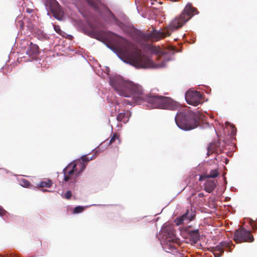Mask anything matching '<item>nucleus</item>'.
I'll return each instance as SVG.
<instances>
[{
	"label": "nucleus",
	"instance_id": "nucleus-16",
	"mask_svg": "<svg viewBox=\"0 0 257 257\" xmlns=\"http://www.w3.org/2000/svg\"><path fill=\"white\" fill-rule=\"evenodd\" d=\"M215 187L216 183L213 180H207L204 184V189L208 193H211Z\"/></svg>",
	"mask_w": 257,
	"mask_h": 257
},
{
	"label": "nucleus",
	"instance_id": "nucleus-11",
	"mask_svg": "<svg viewBox=\"0 0 257 257\" xmlns=\"http://www.w3.org/2000/svg\"><path fill=\"white\" fill-rule=\"evenodd\" d=\"M50 4L51 10L54 17L59 19L62 15V9L56 0H49Z\"/></svg>",
	"mask_w": 257,
	"mask_h": 257
},
{
	"label": "nucleus",
	"instance_id": "nucleus-30",
	"mask_svg": "<svg viewBox=\"0 0 257 257\" xmlns=\"http://www.w3.org/2000/svg\"><path fill=\"white\" fill-rule=\"evenodd\" d=\"M251 226L253 229L256 230L257 229V222H255V223H251Z\"/></svg>",
	"mask_w": 257,
	"mask_h": 257
},
{
	"label": "nucleus",
	"instance_id": "nucleus-31",
	"mask_svg": "<svg viewBox=\"0 0 257 257\" xmlns=\"http://www.w3.org/2000/svg\"><path fill=\"white\" fill-rule=\"evenodd\" d=\"M33 10L31 9H29V8H27L26 9V12L28 13H29V14H31L33 12Z\"/></svg>",
	"mask_w": 257,
	"mask_h": 257
},
{
	"label": "nucleus",
	"instance_id": "nucleus-13",
	"mask_svg": "<svg viewBox=\"0 0 257 257\" xmlns=\"http://www.w3.org/2000/svg\"><path fill=\"white\" fill-rule=\"evenodd\" d=\"M185 230L189 235L190 240L194 243L199 239L200 234L198 229L192 230L190 229V227H187Z\"/></svg>",
	"mask_w": 257,
	"mask_h": 257
},
{
	"label": "nucleus",
	"instance_id": "nucleus-15",
	"mask_svg": "<svg viewBox=\"0 0 257 257\" xmlns=\"http://www.w3.org/2000/svg\"><path fill=\"white\" fill-rule=\"evenodd\" d=\"M164 243V248L167 250V251L170 252L176 249V243H178L177 241H163Z\"/></svg>",
	"mask_w": 257,
	"mask_h": 257
},
{
	"label": "nucleus",
	"instance_id": "nucleus-28",
	"mask_svg": "<svg viewBox=\"0 0 257 257\" xmlns=\"http://www.w3.org/2000/svg\"><path fill=\"white\" fill-rule=\"evenodd\" d=\"M7 213V211L0 206V216H3L5 215Z\"/></svg>",
	"mask_w": 257,
	"mask_h": 257
},
{
	"label": "nucleus",
	"instance_id": "nucleus-18",
	"mask_svg": "<svg viewBox=\"0 0 257 257\" xmlns=\"http://www.w3.org/2000/svg\"><path fill=\"white\" fill-rule=\"evenodd\" d=\"M52 182L51 180L41 181L39 184H37L38 188L47 187L49 188L52 185Z\"/></svg>",
	"mask_w": 257,
	"mask_h": 257
},
{
	"label": "nucleus",
	"instance_id": "nucleus-7",
	"mask_svg": "<svg viewBox=\"0 0 257 257\" xmlns=\"http://www.w3.org/2000/svg\"><path fill=\"white\" fill-rule=\"evenodd\" d=\"M187 102L194 106H197L202 102L201 93L197 91H188L185 95Z\"/></svg>",
	"mask_w": 257,
	"mask_h": 257
},
{
	"label": "nucleus",
	"instance_id": "nucleus-20",
	"mask_svg": "<svg viewBox=\"0 0 257 257\" xmlns=\"http://www.w3.org/2000/svg\"><path fill=\"white\" fill-rule=\"evenodd\" d=\"M219 173L217 169L211 170L209 174H205V177L207 178H214L218 176Z\"/></svg>",
	"mask_w": 257,
	"mask_h": 257
},
{
	"label": "nucleus",
	"instance_id": "nucleus-21",
	"mask_svg": "<svg viewBox=\"0 0 257 257\" xmlns=\"http://www.w3.org/2000/svg\"><path fill=\"white\" fill-rule=\"evenodd\" d=\"M119 136L117 134H116V133L113 134L109 141V144H112L116 140H118V142L119 143L120 140L119 139Z\"/></svg>",
	"mask_w": 257,
	"mask_h": 257
},
{
	"label": "nucleus",
	"instance_id": "nucleus-19",
	"mask_svg": "<svg viewBox=\"0 0 257 257\" xmlns=\"http://www.w3.org/2000/svg\"><path fill=\"white\" fill-rule=\"evenodd\" d=\"M217 148V145L215 143H210L207 147V155L210 156L211 154L213 153Z\"/></svg>",
	"mask_w": 257,
	"mask_h": 257
},
{
	"label": "nucleus",
	"instance_id": "nucleus-27",
	"mask_svg": "<svg viewBox=\"0 0 257 257\" xmlns=\"http://www.w3.org/2000/svg\"><path fill=\"white\" fill-rule=\"evenodd\" d=\"M81 159L84 162H88L89 161L91 160V158L89 159L86 155L83 156Z\"/></svg>",
	"mask_w": 257,
	"mask_h": 257
},
{
	"label": "nucleus",
	"instance_id": "nucleus-22",
	"mask_svg": "<svg viewBox=\"0 0 257 257\" xmlns=\"http://www.w3.org/2000/svg\"><path fill=\"white\" fill-rule=\"evenodd\" d=\"M86 1L89 4V5L91 6L92 7L94 8L96 10L98 9L96 0H86Z\"/></svg>",
	"mask_w": 257,
	"mask_h": 257
},
{
	"label": "nucleus",
	"instance_id": "nucleus-35",
	"mask_svg": "<svg viewBox=\"0 0 257 257\" xmlns=\"http://www.w3.org/2000/svg\"><path fill=\"white\" fill-rule=\"evenodd\" d=\"M160 51V50H159V51H158V53H161Z\"/></svg>",
	"mask_w": 257,
	"mask_h": 257
},
{
	"label": "nucleus",
	"instance_id": "nucleus-25",
	"mask_svg": "<svg viewBox=\"0 0 257 257\" xmlns=\"http://www.w3.org/2000/svg\"><path fill=\"white\" fill-rule=\"evenodd\" d=\"M62 198L67 200L70 199L72 197L71 191L69 190L67 191L66 192L64 195H62Z\"/></svg>",
	"mask_w": 257,
	"mask_h": 257
},
{
	"label": "nucleus",
	"instance_id": "nucleus-8",
	"mask_svg": "<svg viewBox=\"0 0 257 257\" xmlns=\"http://www.w3.org/2000/svg\"><path fill=\"white\" fill-rule=\"evenodd\" d=\"M162 240L166 241H177L173 227L170 225L164 226L161 230Z\"/></svg>",
	"mask_w": 257,
	"mask_h": 257
},
{
	"label": "nucleus",
	"instance_id": "nucleus-3",
	"mask_svg": "<svg viewBox=\"0 0 257 257\" xmlns=\"http://www.w3.org/2000/svg\"><path fill=\"white\" fill-rule=\"evenodd\" d=\"M119 45L122 51L130 55V61L135 67L142 68L154 67L153 62L148 57L142 54L141 51L131 42L121 37Z\"/></svg>",
	"mask_w": 257,
	"mask_h": 257
},
{
	"label": "nucleus",
	"instance_id": "nucleus-10",
	"mask_svg": "<svg viewBox=\"0 0 257 257\" xmlns=\"http://www.w3.org/2000/svg\"><path fill=\"white\" fill-rule=\"evenodd\" d=\"M230 243L226 241L220 242L217 245L210 248L211 251L215 257H220L224 252V249L225 247H229Z\"/></svg>",
	"mask_w": 257,
	"mask_h": 257
},
{
	"label": "nucleus",
	"instance_id": "nucleus-12",
	"mask_svg": "<svg viewBox=\"0 0 257 257\" xmlns=\"http://www.w3.org/2000/svg\"><path fill=\"white\" fill-rule=\"evenodd\" d=\"M26 54L32 59L35 58L39 54V48L37 45L30 42L26 51Z\"/></svg>",
	"mask_w": 257,
	"mask_h": 257
},
{
	"label": "nucleus",
	"instance_id": "nucleus-34",
	"mask_svg": "<svg viewBox=\"0 0 257 257\" xmlns=\"http://www.w3.org/2000/svg\"><path fill=\"white\" fill-rule=\"evenodd\" d=\"M198 196L200 197H203L204 196V194L202 193H199Z\"/></svg>",
	"mask_w": 257,
	"mask_h": 257
},
{
	"label": "nucleus",
	"instance_id": "nucleus-32",
	"mask_svg": "<svg viewBox=\"0 0 257 257\" xmlns=\"http://www.w3.org/2000/svg\"><path fill=\"white\" fill-rule=\"evenodd\" d=\"M205 178H206L205 177V175H202L199 178V180L200 181H202L203 180H204Z\"/></svg>",
	"mask_w": 257,
	"mask_h": 257
},
{
	"label": "nucleus",
	"instance_id": "nucleus-9",
	"mask_svg": "<svg viewBox=\"0 0 257 257\" xmlns=\"http://www.w3.org/2000/svg\"><path fill=\"white\" fill-rule=\"evenodd\" d=\"M195 217V212L192 209H187L185 213L179 217H177L174 222L177 225H180L183 224L184 221H190L193 220Z\"/></svg>",
	"mask_w": 257,
	"mask_h": 257
},
{
	"label": "nucleus",
	"instance_id": "nucleus-24",
	"mask_svg": "<svg viewBox=\"0 0 257 257\" xmlns=\"http://www.w3.org/2000/svg\"><path fill=\"white\" fill-rule=\"evenodd\" d=\"M84 209V207L78 206L74 208L73 213L75 214L79 213L83 211Z\"/></svg>",
	"mask_w": 257,
	"mask_h": 257
},
{
	"label": "nucleus",
	"instance_id": "nucleus-4",
	"mask_svg": "<svg viewBox=\"0 0 257 257\" xmlns=\"http://www.w3.org/2000/svg\"><path fill=\"white\" fill-rule=\"evenodd\" d=\"M199 120V114L188 109L178 112L175 117L176 124L184 131H189L197 127Z\"/></svg>",
	"mask_w": 257,
	"mask_h": 257
},
{
	"label": "nucleus",
	"instance_id": "nucleus-29",
	"mask_svg": "<svg viewBox=\"0 0 257 257\" xmlns=\"http://www.w3.org/2000/svg\"><path fill=\"white\" fill-rule=\"evenodd\" d=\"M105 11L107 13H108L112 17L115 18L114 15L111 12V11L107 8H105Z\"/></svg>",
	"mask_w": 257,
	"mask_h": 257
},
{
	"label": "nucleus",
	"instance_id": "nucleus-1",
	"mask_svg": "<svg viewBox=\"0 0 257 257\" xmlns=\"http://www.w3.org/2000/svg\"><path fill=\"white\" fill-rule=\"evenodd\" d=\"M110 84L120 96L132 98V101H124L125 104H140L145 101L150 108L176 110L178 107V103L169 97L152 93L145 95L141 85L131 81L124 80L120 77L111 78Z\"/></svg>",
	"mask_w": 257,
	"mask_h": 257
},
{
	"label": "nucleus",
	"instance_id": "nucleus-23",
	"mask_svg": "<svg viewBox=\"0 0 257 257\" xmlns=\"http://www.w3.org/2000/svg\"><path fill=\"white\" fill-rule=\"evenodd\" d=\"M20 184L24 187H28L30 185V182L25 179H23L20 181Z\"/></svg>",
	"mask_w": 257,
	"mask_h": 257
},
{
	"label": "nucleus",
	"instance_id": "nucleus-5",
	"mask_svg": "<svg viewBox=\"0 0 257 257\" xmlns=\"http://www.w3.org/2000/svg\"><path fill=\"white\" fill-rule=\"evenodd\" d=\"M86 165L80 161L72 162L68 164L63 170L64 181L69 182V185L77 182V178L79 174L85 168Z\"/></svg>",
	"mask_w": 257,
	"mask_h": 257
},
{
	"label": "nucleus",
	"instance_id": "nucleus-2",
	"mask_svg": "<svg viewBox=\"0 0 257 257\" xmlns=\"http://www.w3.org/2000/svg\"><path fill=\"white\" fill-rule=\"evenodd\" d=\"M197 12V9L193 8L191 4H188L182 13L172 20L169 27L159 31L153 29L152 32L147 33L135 29L132 32V37L138 43L147 42L149 40L159 41L170 36L173 31L182 27Z\"/></svg>",
	"mask_w": 257,
	"mask_h": 257
},
{
	"label": "nucleus",
	"instance_id": "nucleus-26",
	"mask_svg": "<svg viewBox=\"0 0 257 257\" xmlns=\"http://www.w3.org/2000/svg\"><path fill=\"white\" fill-rule=\"evenodd\" d=\"M54 29L56 33L60 35H62V30H61L60 27L58 25H55Z\"/></svg>",
	"mask_w": 257,
	"mask_h": 257
},
{
	"label": "nucleus",
	"instance_id": "nucleus-6",
	"mask_svg": "<svg viewBox=\"0 0 257 257\" xmlns=\"http://www.w3.org/2000/svg\"><path fill=\"white\" fill-rule=\"evenodd\" d=\"M233 240L236 243L252 242L254 240V238L250 231L246 230L244 227H240L235 231Z\"/></svg>",
	"mask_w": 257,
	"mask_h": 257
},
{
	"label": "nucleus",
	"instance_id": "nucleus-17",
	"mask_svg": "<svg viewBox=\"0 0 257 257\" xmlns=\"http://www.w3.org/2000/svg\"><path fill=\"white\" fill-rule=\"evenodd\" d=\"M130 115L131 114L130 112H127L126 113L121 112L117 115L116 119L118 121L126 123L128 121Z\"/></svg>",
	"mask_w": 257,
	"mask_h": 257
},
{
	"label": "nucleus",
	"instance_id": "nucleus-33",
	"mask_svg": "<svg viewBox=\"0 0 257 257\" xmlns=\"http://www.w3.org/2000/svg\"><path fill=\"white\" fill-rule=\"evenodd\" d=\"M249 224H250V225H251V223H255V222L253 219H250L249 220Z\"/></svg>",
	"mask_w": 257,
	"mask_h": 257
},
{
	"label": "nucleus",
	"instance_id": "nucleus-14",
	"mask_svg": "<svg viewBox=\"0 0 257 257\" xmlns=\"http://www.w3.org/2000/svg\"><path fill=\"white\" fill-rule=\"evenodd\" d=\"M32 32L34 33L35 37L40 40H44L47 39V34L39 28L33 27L32 29Z\"/></svg>",
	"mask_w": 257,
	"mask_h": 257
}]
</instances>
